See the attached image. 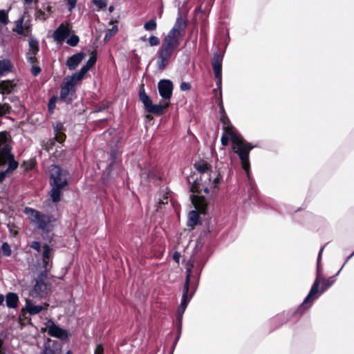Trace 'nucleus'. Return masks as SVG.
<instances>
[{"label": "nucleus", "instance_id": "nucleus-5", "mask_svg": "<svg viewBox=\"0 0 354 354\" xmlns=\"http://www.w3.org/2000/svg\"><path fill=\"white\" fill-rule=\"evenodd\" d=\"M24 212L29 215L30 223L35 229L45 234H48L51 231V223L56 221L53 216L45 214L31 207H26Z\"/></svg>", "mask_w": 354, "mask_h": 354}, {"label": "nucleus", "instance_id": "nucleus-34", "mask_svg": "<svg viewBox=\"0 0 354 354\" xmlns=\"http://www.w3.org/2000/svg\"><path fill=\"white\" fill-rule=\"evenodd\" d=\"M80 41V38L77 35H72L66 40V44L72 47L76 46Z\"/></svg>", "mask_w": 354, "mask_h": 354}, {"label": "nucleus", "instance_id": "nucleus-44", "mask_svg": "<svg viewBox=\"0 0 354 354\" xmlns=\"http://www.w3.org/2000/svg\"><path fill=\"white\" fill-rule=\"evenodd\" d=\"M215 79H216V85L217 88L214 89V92L216 93L217 91L219 90L220 94L221 95L222 75H218V77H215Z\"/></svg>", "mask_w": 354, "mask_h": 354}, {"label": "nucleus", "instance_id": "nucleus-39", "mask_svg": "<svg viewBox=\"0 0 354 354\" xmlns=\"http://www.w3.org/2000/svg\"><path fill=\"white\" fill-rule=\"evenodd\" d=\"M51 266L52 262L50 259H42V268H44L42 271H46V274H47L48 270Z\"/></svg>", "mask_w": 354, "mask_h": 354}, {"label": "nucleus", "instance_id": "nucleus-37", "mask_svg": "<svg viewBox=\"0 0 354 354\" xmlns=\"http://www.w3.org/2000/svg\"><path fill=\"white\" fill-rule=\"evenodd\" d=\"M1 250H2L3 254L5 257H10L12 254V250L10 248V246L7 242H4L2 243Z\"/></svg>", "mask_w": 354, "mask_h": 354}, {"label": "nucleus", "instance_id": "nucleus-22", "mask_svg": "<svg viewBox=\"0 0 354 354\" xmlns=\"http://www.w3.org/2000/svg\"><path fill=\"white\" fill-rule=\"evenodd\" d=\"M6 306L9 308H16L18 306L19 297L15 292H8L6 295Z\"/></svg>", "mask_w": 354, "mask_h": 354}, {"label": "nucleus", "instance_id": "nucleus-18", "mask_svg": "<svg viewBox=\"0 0 354 354\" xmlns=\"http://www.w3.org/2000/svg\"><path fill=\"white\" fill-rule=\"evenodd\" d=\"M222 61L223 55H219L217 52L214 53L212 65L215 77L222 75Z\"/></svg>", "mask_w": 354, "mask_h": 354}, {"label": "nucleus", "instance_id": "nucleus-20", "mask_svg": "<svg viewBox=\"0 0 354 354\" xmlns=\"http://www.w3.org/2000/svg\"><path fill=\"white\" fill-rule=\"evenodd\" d=\"M17 84L13 80H2L0 81V93L10 94L12 93Z\"/></svg>", "mask_w": 354, "mask_h": 354}, {"label": "nucleus", "instance_id": "nucleus-32", "mask_svg": "<svg viewBox=\"0 0 354 354\" xmlns=\"http://www.w3.org/2000/svg\"><path fill=\"white\" fill-rule=\"evenodd\" d=\"M24 17H21L16 21L15 27L13 31L17 32L19 35H23L24 34V30L23 26Z\"/></svg>", "mask_w": 354, "mask_h": 354}, {"label": "nucleus", "instance_id": "nucleus-3", "mask_svg": "<svg viewBox=\"0 0 354 354\" xmlns=\"http://www.w3.org/2000/svg\"><path fill=\"white\" fill-rule=\"evenodd\" d=\"M325 245L322 246L319 250V252L318 254L317 259V272H316V278L310 288V290L301 303V304L298 307V308L295 311H290L288 313H283L281 315H278L272 319V322H278L279 324H283L286 323L290 317L299 315H301L304 313L306 310L310 308V304H308V301L312 297V296L316 293H317V288L319 287V285L321 283V277L322 275L320 274V272L322 270V266H321V259H322V252L324 250Z\"/></svg>", "mask_w": 354, "mask_h": 354}, {"label": "nucleus", "instance_id": "nucleus-24", "mask_svg": "<svg viewBox=\"0 0 354 354\" xmlns=\"http://www.w3.org/2000/svg\"><path fill=\"white\" fill-rule=\"evenodd\" d=\"M199 223V214L197 211L192 210L189 213L187 225L189 227H194Z\"/></svg>", "mask_w": 354, "mask_h": 354}, {"label": "nucleus", "instance_id": "nucleus-52", "mask_svg": "<svg viewBox=\"0 0 354 354\" xmlns=\"http://www.w3.org/2000/svg\"><path fill=\"white\" fill-rule=\"evenodd\" d=\"M118 31V27L117 26H113L111 30H109V32L106 33L105 35V39H106L108 37H111L113 35L115 34Z\"/></svg>", "mask_w": 354, "mask_h": 354}, {"label": "nucleus", "instance_id": "nucleus-35", "mask_svg": "<svg viewBox=\"0 0 354 354\" xmlns=\"http://www.w3.org/2000/svg\"><path fill=\"white\" fill-rule=\"evenodd\" d=\"M10 111L11 106L8 104H0V117H2L7 113H10Z\"/></svg>", "mask_w": 354, "mask_h": 354}, {"label": "nucleus", "instance_id": "nucleus-17", "mask_svg": "<svg viewBox=\"0 0 354 354\" xmlns=\"http://www.w3.org/2000/svg\"><path fill=\"white\" fill-rule=\"evenodd\" d=\"M70 35L69 28L63 24H60L54 31L53 37L58 42H63Z\"/></svg>", "mask_w": 354, "mask_h": 354}, {"label": "nucleus", "instance_id": "nucleus-27", "mask_svg": "<svg viewBox=\"0 0 354 354\" xmlns=\"http://www.w3.org/2000/svg\"><path fill=\"white\" fill-rule=\"evenodd\" d=\"M82 80L80 77H77V74L75 73L71 75H68L66 77L64 80V82L66 84H68L73 88H75V86L76 84Z\"/></svg>", "mask_w": 354, "mask_h": 354}, {"label": "nucleus", "instance_id": "nucleus-7", "mask_svg": "<svg viewBox=\"0 0 354 354\" xmlns=\"http://www.w3.org/2000/svg\"><path fill=\"white\" fill-rule=\"evenodd\" d=\"M212 178V173L204 174L197 178L191 184L190 190L192 192L201 194L203 192L205 194L209 192L211 186V179Z\"/></svg>", "mask_w": 354, "mask_h": 354}, {"label": "nucleus", "instance_id": "nucleus-50", "mask_svg": "<svg viewBox=\"0 0 354 354\" xmlns=\"http://www.w3.org/2000/svg\"><path fill=\"white\" fill-rule=\"evenodd\" d=\"M41 68L37 66H32L31 73L33 76H37L41 73Z\"/></svg>", "mask_w": 354, "mask_h": 354}, {"label": "nucleus", "instance_id": "nucleus-25", "mask_svg": "<svg viewBox=\"0 0 354 354\" xmlns=\"http://www.w3.org/2000/svg\"><path fill=\"white\" fill-rule=\"evenodd\" d=\"M12 65L9 59L0 60V77L5 75L6 73L11 71Z\"/></svg>", "mask_w": 354, "mask_h": 354}, {"label": "nucleus", "instance_id": "nucleus-33", "mask_svg": "<svg viewBox=\"0 0 354 354\" xmlns=\"http://www.w3.org/2000/svg\"><path fill=\"white\" fill-rule=\"evenodd\" d=\"M157 24L155 19H151L144 25V28L148 31H153L156 29Z\"/></svg>", "mask_w": 354, "mask_h": 354}, {"label": "nucleus", "instance_id": "nucleus-29", "mask_svg": "<svg viewBox=\"0 0 354 354\" xmlns=\"http://www.w3.org/2000/svg\"><path fill=\"white\" fill-rule=\"evenodd\" d=\"M109 154H110L111 162L107 166V170H108L109 173L111 172L114 164L115 163V160H116V158L118 156L117 149L115 148H111L110 150Z\"/></svg>", "mask_w": 354, "mask_h": 354}, {"label": "nucleus", "instance_id": "nucleus-61", "mask_svg": "<svg viewBox=\"0 0 354 354\" xmlns=\"http://www.w3.org/2000/svg\"><path fill=\"white\" fill-rule=\"evenodd\" d=\"M345 266V263L343 264V266H342V268L339 270L338 272H337V273L334 275L335 276V278L339 274L340 272L342 271V270L343 269L344 266Z\"/></svg>", "mask_w": 354, "mask_h": 354}, {"label": "nucleus", "instance_id": "nucleus-60", "mask_svg": "<svg viewBox=\"0 0 354 354\" xmlns=\"http://www.w3.org/2000/svg\"><path fill=\"white\" fill-rule=\"evenodd\" d=\"M4 301V297L2 294L0 293V306L3 304Z\"/></svg>", "mask_w": 354, "mask_h": 354}, {"label": "nucleus", "instance_id": "nucleus-11", "mask_svg": "<svg viewBox=\"0 0 354 354\" xmlns=\"http://www.w3.org/2000/svg\"><path fill=\"white\" fill-rule=\"evenodd\" d=\"M158 88L160 95L165 100H169L172 96L174 88L173 83L171 80L163 79L158 83Z\"/></svg>", "mask_w": 354, "mask_h": 354}, {"label": "nucleus", "instance_id": "nucleus-53", "mask_svg": "<svg viewBox=\"0 0 354 354\" xmlns=\"http://www.w3.org/2000/svg\"><path fill=\"white\" fill-rule=\"evenodd\" d=\"M94 354H104V348L102 344L97 345Z\"/></svg>", "mask_w": 354, "mask_h": 354}, {"label": "nucleus", "instance_id": "nucleus-38", "mask_svg": "<svg viewBox=\"0 0 354 354\" xmlns=\"http://www.w3.org/2000/svg\"><path fill=\"white\" fill-rule=\"evenodd\" d=\"M44 250L42 253V259H50V250L51 248L48 244H45L43 247Z\"/></svg>", "mask_w": 354, "mask_h": 354}, {"label": "nucleus", "instance_id": "nucleus-21", "mask_svg": "<svg viewBox=\"0 0 354 354\" xmlns=\"http://www.w3.org/2000/svg\"><path fill=\"white\" fill-rule=\"evenodd\" d=\"M194 166L201 176L204 175V174L212 173L211 165L207 162H196Z\"/></svg>", "mask_w": 354, "mask_h": 354}, {"label": "nucleus", "instance_id": "nucleus-10", "mask_svg": "<svg viewBox=\"0 0 354 354\" xmlns=\"http://www.w3.org/2000/svg\"><path fill=\"white\" fill-rule=\"evenodd\" d=\"M47 278L48 274H46V271H41L35 279L32 292L36 296H43L46 293Z\"/></svg>", "mask_w": 354, "mask_h": 354}, {"label": "nucleus", "instance_id": "nucleus-23", "mask_svg": "<svg viewBox=\"0 0 354 354\" xmlns=\"http://www.w3.org/2000/svg\"><path fill=\"white\" fill-rule=\"evenodd\" d=\"M182 325H183V316L176 315V328L178 329V337H176L173 342L171 346V353H173L175 347L180 337L181 332H182Z\"/></svg>", "mask_w": 354, "mask_h": 354}, {"label": "nucleus", "instance_id": "nucleus-45", "mask_svg": "<svg viewBox=\"0 0 354 354\" xmlns=\"http://www.w3.org/2000/svg\"><path fill=\"white\" fill-rule=\"evenodd\" d=\"M230 138V136L225 131L223 135L221 138V142L222 145L227 146L229 143V139Z\"/></svg>", "mask_w": 354, "mask_h": 354}, {"label": "nucleus", "instance_id": "nucleus-1", "mask_svg": "<svg viewBox=\"0 0 354 354\" xmlns=\"http://www.w3.org/2000/svg\"><path fill=\"white\" fill-rule=\"evenodd\" d=\"M186 27V22L179 16L172 28L168 32L162 41L157 51L156 68L162 71L165 69L169 61L180 44L181 30Z\"/></svg>", "mask_w": 354, "mask_h": 354}, {"label": "nucleus", "instance_id": "nucleus-48", "mask_svg": "<svg viewBox=\"0 0 354 354\" xmlns=\"http://www.w3.org/2000/svg\"><path fill=\"white\" fill-rule=\"evenodd\" d=\"M67 4L68 6V10L71 12L75 7L77 3V0H66Z\"/></svg>", "mask_w": 354, "mask_h": 354}, {"label": "nucleus", "instance_id": "nucleus-19", "mask_svg": "<svg viewBox=\"0 0 354 354\" xmlns=\"http://www.w3.org/2000/svg\"><path fill=\"white\" fill-rule=\"evenodd\" d=\"M48 304L46 307H44L42 305H35L30 300H26V309L28 313L30 315H35L44 309H46L48 307Z\"/></svg>", "mask_w": 354, "mask_h": 354}, {"label": "nucleus", "instance_id": "nucleus-63", "mask_svg": "<svg viewBox=\"0 0 354 354\" xmlns=\"http://www.w3.org/2000/svg\"><path fill=\"white\" fill-rule=\"evenodd\" d=\"M354 255H352V253L346 258L344 263H347V262L353 257Z\"/></svg>", "mask_w": 354, "mask_h": 354}, {"label": "nucleus", "instance_id": "nucleus-9", "mask_svg": "<svg viewBox=\"0 0 354 354\" xmlns=\"http://www.w3.org/2000/svg\"><path fill=\"white\" fill-rule=\"evenodd\" d=\"M46 326L48 328V334L50 337L59 338L63 340L68 339V334L67 330L56 325L51 319L46 322Z\"/></svg>", "mask_w": 354, "mask_h": 354}, {"label": "nucleus", "instance_id": "nucleus-16", "mask_svg": "<svg viewBox=\"0 0 354 354\" xmlns=\"http://www.w3.org/2000/svg\"><path fill=\"white\" fill-rule=\"evenodd\" d=\"M84 57L85 53L84 52L77 53L68 58L66 66L70 71H73L81 63Z\"/></svg>", "mask_w": 354, "mask_h": 354}, {"label": "nucleus", "instance_id": "nucleus-4", "mask_svg": "<svg viewBox=\"0 0 354 354\" xmlns=\"http://www.w3.org/2000/svg\"><path fill=\"white\" fill-rule=\"evenodd\" d=\"M68 172L58 165H53L50 169V196L53 203L61 200L62 189L68 185Z\"/></svg>", "mask_w": 354, "mask_h": 354}, {"label": "nucleus", "instance_id": "nucleus-2", "mask_svg": "<svg viewBox=\"0 0 354 354\" xmlns=\"http://www.w3.org/2000/svg\"><path fill=\"white\" fill-rule=\"evenodd\" d=\"M223 129L230 136L232 142V149L238 155L243 169L245 171L247 177L250 178V163L249 155L250 151L255 147L247 142L242 136L234 128L225 113L221 116Z\"/></svg>", "mask_w": 354, "mask_h": 354}, {"label": "nucleus", "instance_id": "nucleus-43", "mask_svg": "<svg viewBox=\"0 0 354 354\" xmlns=\"http://www.w3.org/2000/svg\"><path fill=\"white\" fill-rule=\"evenodd\" d=\"M148 40L151 46H158L160 43V39L154 35H151Z\"/></svg>", "mask_w": 354, "mask_h": 354}, {"label": "nucleus", "instance_id": "nucleus-51", "mask_svg": "<svg viewBox=\"0 0 354 354\" xmlns=\"http://www.w3.org/2000/svg\"><path fill=\"white\" fill-rule=\"evenodd\" d=\"M180 88L181 91H188L191 88V85L188 82H183L180 85Z\"/></svg>", "mask_w": 354, "mask_h": 354}, {"label": "nucleus", "instance_id": "nucleus-64", "mask_svg": "<svg viewBox=\"0 0 354 354\" xmlns=\"http://www.w3.org/2000/svg\"><path fill=\"white\" fill-rule=\"evenodd\" d=\"M33 0H24L25 4H30L32 2Z\"/></svg>", "mask_w": 354, "mask_h": 354}, {"label": "nucleus", "instance_id": "nucleus-59", "mask_svg": "<svg viewBox=\"0 0 354 354\" xmlns=\"http://www.w3.org/2000/svg\"><path fill=\"white\" fill-rule=\"evenodd\" d=\"M224 113H225V112L224 107L223 106L222 100H221V103H220V114H221V115H224Z\"/></svg>", "mask_w": 354, "mask_h": 354}, {"label": "nucleus", "instance_id": "nucleus-40", "mask_svg": "<svg viewBox=\"0 0 354 354\" xmlns=\"http://www.w3.org/2000/svg\"><path fill=\"white\" fill-rule=\"evenodd\" d=\"M97 61V55L93 54L92 55L88 61L86 62L85 66H87L89 69H91L96 63Z\"/></svg>", "mask_w": 354, "mask_h": 354}, {"label": "nucleus", "instance_id": "nucleus-26", "mask_svg": "<svg viewBox=\"0 0 354 354\" xmlns=\"http://www.w3.org/2000/svg\"><path fill=\"white\" fill-rule=\"evenodd\" d=\"M196 207L201 214H205L208 212L209 204L204 197H201L198 199V203Z\"/></svg>", "mask_w": 354, "mask_h": 354}, {"label": "nucleus", "instance_id": "nucleus-41", "mask_svg": "<svg viewBox=\"0 0 354 354\" xmlns=\"http://www.w3.org/2000/svg\"><path fill=\"white\" fill-rule=\"evenodd\" d=\"M90 69L86 66L85 65H84L81 69L78 71V72H76L75 73L77 74V77H80L81 80H82L84 77V75H86V73L89 71Z\"/></svg>", "mask_w": 354, "mask_h": 354}, {"label": "nucleus", "instance_id": "nucleus-46", "mask_svg": "<svg viewBox=\"0 0 354 354\" xmlns=\"http://www.w3.org/2000/svg\"><path fill=\"white\" fill-rule=\"evenodd\" d=\"M30 247L34 250H35L37 252L41 251V243L39 241H32L30 244Z\"/></svg>", "mask_w": 354, "mask_h": 354}, {"label": "nucleus", "instance_id": "nucleus-42", "mask_svg": "<svg viewBox=\"0 0 354 354\" xmlns=\"http://www.w3.org/2000/svg\"><path fill=\"white\" fill-rule=\"evenodd\" d=\"M93 3L98 8V10L104 9L107 6L106 0H93Z\"/></svg>", "mask_w": 354, "mask_h": 354}, {"label": "nucleus", "instance_id": "nucleus-6", "mask_svg": "<svg viewBox=\"0 0 354 354\" xmlns=\"http://www.w3.org/2000/svg\"><path fill=\"white\" fill-rule=\"evenodd\" d=\"M190 278H191V270H190V269H189L187 272V276H185V283H184L183 290L181 303L177 308L176 315L183 316V314L188 306V304L189 303L190 300L192 299V297L194 296V292H190L189 294Z\"/></svg>", "mask_w": 354, "mask_h": 354}, {"label": "nucleus", "instance_id": "nucleus-13", "mask_svg": "<svg viewBox=\"0 0 354 354\" xmlns=\"http://www.w3.org/2000/svg\"><path fill=\"white\" fill-rule=\"evenodd\" d=\"M335 281V276H332L327 279H325L324 277H321V283H322L321 288L319 289L317 288V293L313 295L310 299L308 301V304H310V306L313 305V302L319 297V296L324 292L328 288H329Z\"/></svg>", "mask_w": 354, "mask_h": 354}, {"label": "nucleus", "instance_id": "nucleus-12", "mask_svg": "<svg viewBox=\"0 0 354 354\" xmlns=\"http://www.w3.org/2000/svg\"><path fill=\"white\" fill-rule=\"evenodd\" d=\"M75 88H73L68 84L63 83L61 86L60 91V100L66 103L67 104H71L73 100L75 98Z\"/></svg>", "mask_w": 354, "mask_h": 354}, {"label": "nucleus", "instance_id": "nucleus-62", "mask_svg": "<svg viewBox=\"0 0 354 354\" xmlns=\"http://www.w3.org/2000/svg\"><path fill=\"white\" fill-rule=\"evenodd\" d=\"M105 109H106V106H102L99 107V108L96 110V111H97V112L102 111H104Z\"/></svg>", "mask_w": 354, "mask_h": 354}, {"label": "nucleus", "instance_id": "nucleus-28", "mask_svg": "<svg viewBox=\"0 0 354 354\" xmlns=\"http://www.w3.org/2000/svg\"><path fill=\"white\" fill-rule=\"evenodd\" d=\"M29 50L32 55H36L39 52V42L37 39L31 37L29 39Z\"/></svg>", "mask_w": 354, "mask_h": 354}, {"label": "nucleus", "instance_id": "nucleus-36", "mask_svg": "<svg viewBox=\"0 0 354 354\" xmlns=\"http://www.w3.org/2000/svg\"><path fill=\"white\" fill-rule=\"evenodd\" d=\"M57 97L56 96H53L50 98L48 103V110L50 113H53L55 106H56V101Z\"/></svg>", "mask_w": 354, "mask_h": 354}, {"label": "nucleus", "instance_id": "nucleus-56", "mask_svg": "<svg viewBox=\"0 0 354 354\" xmlns=\"http://www.w3.org/2000/svg\"><path fill=\"white\" fill-rule=\"evenodd\" d=\"M180 257V254L178 252H175L173 254V259L176 262L178 263Z\"/></svg>", "mask_w": 354, "mask_h": 354}, {"label": "nucleus", "instance_id": "nucleus-57", "mask_svg": "<svg viewBox=\"0 0 354 354\" xmlns=\"http://www.w3.org/2000/svg\"><path fill=\"white\" fill-rule=\"evenodd\" d=\"M8 100L11 102H19V97L15 95L10 96L8 97Z\"/></svg>", "mask_w": 354, "mask_h": 354}, {"label": "nucleus", "instance_id": "nucleus-49", "mask_svg": "<svg viewBox=\"0 0 354 354\" xmlns=\"http://www.w3.org/2000/svg\"><path fill=\"white\" fill-rule=\"evenodd\" d=\"M55 138L58 142L62 143L65 140L66 135L62 133H58L55 134Z\"/></svg>", "mask_w": 354, "mask_h": 354}, {"label": "nucleus", "instance_id": "nucleus-31", "mask_svg": "<svg viewBox=\"0 0 354 354\" xmlns=\"http://www.w3.org/2000/svg\"><path fill=\"white\" fill-rule=\"evenodd\" d=\"M222 179L221 175L216 171H212V178L211 179L210 188H216Z\"/></svg>", "mask_w": 354, "mask_h": 354}, {"label": "nucleus", "instance_id": "nucleus-14", "mask_svg": "<svg viewBox=\"0 0 354 354\" xmlns=\"http://www.w3.org/2000/svg\"><path fill=\"white\" fill-rule=\"evenodd\" d=\"M193 268H194L193 265H192L191 266L187 267L186 272H187V270L189 269H190V270H191V278H190L189 287L191 286V288H192V292H194V294L195 292L197 290L198 286L200 277H201V272H202L203 267H200V268L196 269L194 271L192 270Z\"/></svg>", "mask_w": 354, "mask_h": 354}, {"label": "nucleus", "instance_id": "nucleus-30", "mask_svg": "<svg viewBox=\"0 0 354 354\" xmlns=\"http://www.w3.org/2000/svg\"><path fill=\"white\" fill-rule=\"evenodd\" d=\"M8 23V10H0V32L3 28V26L7 25Z\"/></svg>", "mask_w": 354, "mask_h": 354}, {"label": "nucleus", "instance_id": "nucleus-15", "mask_svg": "<svg viewBox=\"0 0 354 354\" xmlns=\"http://www.w3.org/2000/svg\"><path fill=\"white\" fill-rule=\"evenodd\" d=\"M3 156L7 159L8 166L6 171L12 172L17 169L19 163L15 160L14 155L11 153V147H4L3 149Z\"/></svg>", "mask_w": 354, "mask_h": 354}, {"label": "nucleus", "instance_id": "nucleus-58", "mask_svg": "<svg viewBox=\"0 0 354 354\" xmlns=\"http://www.w3.org/2000/svg\"><path fill=\"white\" fill-rule=\"evenodd\" d=\"M168 203V197L165 196L162 199H160V204H167Z\"/></svg>", "mask_w": 354, "mask_h": 354}, {"label": "nucleus", "instance_id": "nucleus-55", "mask_svg": "<svg viewBox=\"0 0 354 354\" xmlns=\"http://www.w3.org/2000/svg\"><path fill=\"white\" fill-rule=\"evenodd\" d=\"M8 173L9 172L6 171V169L5 171H0V183H2L5 180Z\"/></svg>", "mask_w": 354, "mask_h": 354}, {"label": "nucleus", "instance_id": "nucleus-54", "mask_svg": "<svg viewBox=\"0 0 354 354\" xmlns=\"http://www.w3.org/2000/svg\"><path fill=\"white\" fill-rule=\"evenodd\" d=\"M35 55H32L31 54V55H29V53H28V55H27V61L30 64H32L33 65L35 62Z\"/></svg>", "mask_w": 354, "mask_h": 354}, {"label": "nucleus", "instance_id": "nucleus-8", "mask_svg": "<svg viewBox=\"0 0 354 354\" xmlns=\"http://www.w3.org/2000/svg\"><path fill=\"white\" fill-rule=\"evenodd\" d=\"M139 100L144 105L145 110L152 114L160 115L163 113L165 106L160 104H153L149 96L145 93L144 87L139 90Z\"/></svg>", "mask_w": 354, "mask_h": 354}, {"label": "nucleus", "instance_id": "nucleus-47", "mask_svg": "<svg viewBox=\"0 0 354 354\" xmlns=\"http://www.w3.org/2000/svg\"><path fill=\"white\" fill-rule=\"evenodd\" d=\"M64 128V125L62 122H57L53 125V130L56 133H61Z\"/></svg>", "mask_w": 354, "mask_h": 354}]
</instances>
